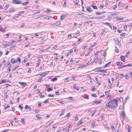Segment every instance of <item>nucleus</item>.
<instances>
[{"mask_svg": "<svg viewBox=\"0 0 132 132\" xmlns=\"http://www.w3.org/2000/svg\"><path fill=\"white\" fill-rule=\"evenodd\" d=\"M112 102L111 107L112 108H116L118 106L117 100L116 99H112Z\"/></svg>", "mask_w": 132, "mask_h": 132, "instance_id": "1", "label": "nucleus"}, {"mask_svg": "<svg viewBox=\"0 0 132 132\" xmlns=\"http://www.w3.org/2000/svg\"><path fill=\"white\" fill-rule=\"evenodd\" d=\"M112 99L111 98L109 99L106 105V106L108 108H110L111 106Z\"/></svg>", "mask_w": 132, "mask_h": 132, "instance_id": "2", "label": "nucleus"}, {"mask_svg": "<svg viewBox=\"0 0 132 132\" xmlns=\"http://www.w3.org/2000/svg\"><path fill=\"white\" fill-rule=\"evenodd\" d=\"M47 74V73L46 72H44L39 73L37 74V75L42 76L41 77H45Z\"/></svg>", "mask_w": 132, "mask_h": 132, "instance_id": "3", "label": "nucleus"}, {"mask_svg": "<svg viewBox=\"0 0 132 132\" xmlns=\"http://www.w3.org/2000/svg\"><path fill=\"white\" fill-rule=\"evenodd\" d=\"M110 91L111 90H110L109 91H107L105 92L106 97H108L110 96Z\"/></svg>", "mask_w": 132, "mask_h": 132, "instance_id": "4", "label": "nucleus"}, {"mask_svg": "<svg viewBox=\"0 0 132 132\" xmlns=\"http://www.w3.org/2000/svg\"><path fill=\"white\" fill-rule=\"evenodd\" d=\"M101 101L100 100L99 101H95L93 102L92 103L93 105H94L97 104H100L101 103Z\"/></svg>", "mask_w": 132, "mask_h": 132, "instance_id": "5", "label": "nucleus"}, {"mask_svg": "<svg viewBox=\"0 0 132 132\" xmlns=\"http://www.w3.org/2000/svg\"><path fill=\"white\" fill-rule=\"evenodd\" d=\"M89 62H88L87 63L85 64H83L82 65H81L79 67V68H82L83 67H86L89 64H88V63Z\"/></svg>", "mask_w": 132, "mask_h": 132, "instance_id": "6", "label": "nucleus"}, {"mask_svg": "<svg viewBox=\"0 0 132 132\" xmlns=\"http://www.w3.org/2000/svg\"><path fill=\"white\" fill-rule=\"evenodd\" d=\"M89 62H88L87 63L85 64H83L82 65H81L79 67V68H82L83 67H86L89 64H88V63Z\"/></svg>", "mask_w": 132, "mask_h": 132, "instance_id": "7", "label": "nucleus"}, {"mask_svg": "<svg viewBox=\"0 0 132 132\" xmlns=\"http://www.w3.org/2000/svg\"><path fill=\"white\" fill-rule=\"evenodd\" d=\"M89 62H88L87 63L85 64H83L82 65H81L79 67V68H82L83 67H86L89 64H88V63Z\"/></svg>", "mask_w": 132, "mask_h": 132, "instance_id": "8", "label": "nucleus"}, {"mask_svg": "<svg viewBox=\"0 0 132 132\" xmlns=\"http://www.w3.org/2000/svg\"><path fill=\"white\" fill-rule=\"evenodd\" d=\"M120 115L122 118H123L125 116V113L123 111H121L120 113Z\"/></svg>", "mask_w": 132, "mask_h": 132, "instance_id": "9", "label": "nucleus"}, {"mask_svg": "<svg viewBox=\"0 0 132 132\" xmlns=\"http://www.w3.org/2000/svg\"><path fill=\"white\" fill-rule=\"evenodd\" d=\"M1 46L2 47L4 48H5L8 46H9V44H4L1 45Z\"/></svg>", "mask_w": 132, "mask_h": 132, "instance_id": "10", "label": "nucleus"}, {"mask_svg": "<svg viewBox=\"0 0 132 132\" xmlns=\"http://www.w3.org/2000/svg\"><path fill=\"white\" fill-rule=\"evenodd\" d=\"M124 18H120V17H118L116 20V21H119L120 22L122 21V20L124 19Z\"/></svg>", "mask_w": 132, "mask_h": 132, "instance_id": "11", "label": "nucleus"}, {"mask_svg": "<svg viewBox=\"0 0 132 132\" xmlns=\"http://www.w3.org/2000/svg\"><path fill=\"white\" fill-rule=\"evenodd\" d=\"M106 13L105 12L103 11L102 12H97L96 13V15H100L102 14H104Z\"/></svg>", "mask_w": 132, "mask_h": 132, "instance_id": "12", "label": "nucleus"}, {"mask_svg": "<svg viewBox=\"0 0 132 132\" xmlns=\"http://www.w3.org/2000/svg\"><path fill=\"white\" fill-rule=\"evenodd\" d=\"M61 24V23L60 22H57L55 23H54L52 25L53 26H55V25L56 26H59Z\"/></svg>", "mask_w": 132, "mask_h": 132, "instance_id": "13", "label": "nucleus"}, {"mask_svg": "<svg viewBox=\"0 0 132 132\" xmlns=\"http://www.w3.org/2000/svg\"><path fill=\"white\" fill-rule=\"evenodd\" d=\"M65 109L62 110L61 111V113L59 115V116H61L63 115L65 113Z\"/></svg>", "mask_w": 132, "mask_h": 132, "instance_id": "14", "label": "nucleus"}, {"mask_svg": "<svg viewBox=\"0 0 132 132\" xmlns=\"http://www.w3.org/2000/svg\"><path fill=\"white\" fill-rule=\"evenodd\" d=\"M19 83L23 87H24L25 86V85H27V84L25 82H20Z\"/></svg>", "mask_w": 132, "mask_h": 132, "instance_id": "15", "label": "nucleus"}, {"mask_svg": "<svg viewBox=\"0 0 132 132\" xmlns=\"http://www.w3.org/2000/svg\"><path fill=\"white\" fill-rule=\"evenodd\" d=\"M76 87V85L74 84L73 85V88L75 90H76L77 91L79 90V88H77Z\"/></svg>", "mask_w": 132, "mask_h": 132, "instance_id": "16", "label": "nucleus"}, {"mask_svg": "<svg viewBox=\"0 0 132 132\" xmlns=\"http://www.w3.org/2000/svg\"><path fill=\"white\" fill-rule=\"evenodd\" d=\"M98 19H103L105 18L106 17L105 16L102 15L99 16H98Z\"/></svg>", "mask_w": 132, "mask_h": 132, "instance_id": "17", "label": "nucleus"}, {"mask_svg": "<svg viewBox=\"0 0 132 132\" xmlns=\"http://www.w3.org/2000/svg\"><path fill=\"white\" fill-rule=\"evenodd\" d=\"M98 19V17H92L90 18H87V19Z\"/></svg>", "mask_w": 132, "mask_h": 132, "instance_id": "18", "label": "nucleus"}, {"mask_svg": "<svg viewBox=\"0 0 132 132\" xmlns=\"http://www.w3.org/2000/svg\"><path fill=\"white\" fill-rule=\"evenodd\" d=\"M16 61L15 59L14 58H12L11 59V62L13 64L15 63Z\"/></svg>", "mask_w": 132, "mask_h": 132, "instance_id": "19", "label": "nucleus"}, {"mask_svg": "<svg viewBox=\"0 0 132 132\" xmlns=\"http://www.w3.org/2000/svg\"><path fill=\"white\" fill-rule=\"evenodd\" d=\"M5 28H3L2 26H0V31L2 32H5Z\"/></svg>", "mask_w": 132, "mask_h": 132, "instance_id": "20", "label": "nucleus"}, {"mask_svg": "<svg viewBox=\"0 0 132 132\" xmlns=\"http://www.w3.org/2000/svg\"><path fill=\"white\" fill-rule=\"evenodd\" d=\"M89 12H92L93 11V10L91 9L89 7H87L86 9Z\"/></svg>", "mask_w": 132, "mask_h": 132, "instance_id": "21", "label": "nucleus"}, {"mask_svg": "<svg viewBox=\"0 0 132 132\" xmlns=\"http://www.w3.org/2000/svg\"><path fill=\"white\" fill-rule=\"evenodd\" d=\"M120 58L121 61L124 62L125 61V59L124 56H120Z\"/></svg>", "mask_w": 132, "mask_h": 132, "instance_id": "22", "label": "nucleus"}, {"mask_svg": "<svg viewBox=\"0 0 132 132\" xmlns=\"http://www.w3.org/2000/svg\"><path fill=\"white\" fill-rule=\"evenodd\" d=\"M111 62H109L108 63H106L105 66L102 67L103 68H104L105 67H108L109 66V64L111 63Z\"/></svg>", "mask_w": 132, "mask_h": 132, "instance_id": "23", "label": "nucleus"}, {"mask_svg": "<svg viewBox=\"0 0 132 132\" xmlns=\"http://www.w3.org/2000/svg\"><path fill=\"white\" fill-rule=\"evenodd\" d=\"M8 65H9L10 67H9V68L7 69V72H10L11 71L10 67H11V64H10L8 63Z\"/></svg>", "mask_w": 132, "mask_h": 132, "instance_id": "24", "label": "nucleus"}, {"mask_svg": "<svg viewBox=\"0 0 132 132\" xmlns=\"http://www.w3.org/2000/svg\"><path fill=\"white\" fill-rule=\"evenodd\" d=\"M15 10L13 8L10 9V10H9L8 12L9 13L13 12L15 11Z\"/></svg>", "mask_w": 132, "mask_h": 132, "instance_id": "25", "label": "nucleus"}, {"mask_svg": "<svg viewBox=\"0 0 132 132\" xmlns=\"http://www.w3.org/2000/svg\"><path fill=\"white\" fill-rule=\"evenodd\" d=\"M114 40L115 42H116L119 45V44H120V42L119 40L117 38H115L114 39Z\"/></svg>", "mask_w": 132, "mask_h": 132, "instance_id": "26", "label": "nucleus"}, {"mask_svg": "<svg viewBox=\"0 0 132 132\" xmlns=\"http://www.w3.org/2000/svg\"><path fill=\"white\" fill-rule=\"evenodd\" d=\"M52 18V16H47L45 17V18H46L47 20H48Z\"/></svg>", "mask_w": 132, "mask_h": 132, "instance_id": "27", "label": "nucleus"}, {"mask_svg": "<svg viewBox=\"0 0 132 132\" xmlns=\"http://www.w3.org/2000/svg\"><path fill=\"white\" fill-rule=\"evenodd\" d=\"M95 78V79L96 81H97L96 82H97V84H98V85L99 86L100 85H101V82H98V78L97 77H96Z\"/></svg>", "mask_w": 132, "mask_h": 132, "instance_id": "28", "label": "nucleus"}, {"mask_svg": "<svg viewBox=\"0 0 132 132\" xmlns=\"http://www.w3.org/2000/svg\"><path fill=\"white\" fill-rule=\"evenodd\" d=\"M83 123V122L81 120H80L79 121V122L78 123L77 126H78L80 125L81 124Z\"/></svg>", "mask_w": 132, "mask_h": 132, "instance_id": "29", "label": "nucleus"}, {"mask_svg": "<svg viewBox=\"0 0 132 132\" xmlns=\"http://www.w3.org/2000/svg\"><path fill=\"white\" fill-rule=\"evenodd\" d=\"M16 61L17 62H18V64H19L21 63V59L19 57H18L16 59Z\"/></svg>", "mask_w": 132, "mask_h": 132, "instance_id": "30", "label": "nucleus"}, {"mask_svg": "<svg viewBox=\"0 0 132 132\" xmlns=\"http://www.w3.org/2000/svg\"><path fill=\"white\" fill-rule=\"evenodd\" d=\"M66 15H62L61 16L60 19L61 20H63L64 19L66 16Z\"/></svg>", "mask_w": 132, "mask_h": 132, "instance_id": "31", "label": "nucleus"}, {"mask_svg": "<svg viewBox=\"0 0 132 132\" xmlns=\"http://www.w3.org/2000/svg\"><path fill=\"white\" fill-rule=\"evenodd\" d=\"M29 3V2H28L26 1L25 2L22 3V4L23 5H27Z\"/></svg>", "mask_w": 132, "mask_h": 132, "instance_id": "32", "label": "nucleus"}, {"mask_svg": "<svg viewBox=\"0 0 132 132\" xmlns=\"http://www.w3.org/2000/svg\"><path fill=\"white\" fill-rule=\"evenodd\" d=\"M51 125V123H50L49 125H47V126L44 127L42 128L43 129L46 128L48 127L50 125Z\"/></svg>", "mask_w": 132, "mask_h": 132, "instance_id": "33", "label": "nucleus"}, {"mask_svg": "<svg viewBox=\"0 0 132 132\" xmlns=\"http://www.w3.org/2000/svg\"><path fill=\"white\" fill-rule=\"evenodd\" d=\"M4 96L5 97V98H4V100H5L7 97H8V95H7V93L6 92H5L4 93Z\"/></svg>", "mask_w": 132, "mask_h": 132, "instance_id": "34", "label": "nucleus"}, {"mask_svg": "<svg viewBox=\"0 0 132 132\" xmlns=\"http://www.w3.org/2000/svg\"><path fill=\"white\" fill-rule=\"evenodd\" d=\"M51 10L48 8H47L45 11V12L46 13H48L51 12Z\"/></svg>", "mask_w": 132, "mask_h": 132, "instance_id": "35", "label": "nucleus"}, {"mask_svg": "<svg viewBox=\"0 0 132 132\" xmlns=\"http://www.w3.org/2000/svg\"><path fill=\"white\" fill-rule=\"evenodd\" d=\"M19 67V65H17L16 67H14V68L13 69L12 71H14L15 70H16L17 68Z\"/></svg>", "mask_w": 132, "mask_h": 132, "instance_id": "36", "label": "nucleus"}, {"mask_svg": "<svg viewBox=\"0 0 132 132\" xmlns=\"http://www.w3.org/2000/svg\"><path fill=\"white\" fill-rule=\"evenodd\" d=\"M57 78L56 77H55L51 79V81L53 82H54L57 80Z\"/></svg>", "mask_w": 132, "mask_h": 132, "instance_id": "37", "label": "nucleus"}, {"mask_svg": "<svg viewBox=\"0 0 132 132\" xmlns=\"http://www.w3.org/2000/svg\"><path fill=\"white\" fill-rule=\"evenodd\" d=\"M16 46L15 45H13L12 46H11V47H10V50H12Z\"/></svg>", "mask_w": 132, "mask_h": 132, "instance_id": "38", "label": "nucleus"}, {"mask_svg": "<svg viewBox=\"0 0 132 132\" xmlns=\"http://www.w3.org/2000/svg\"><path fill=\"white\" fill-rule=\"evenodd\" d=\"M10 107V105L9 104H7V105H6L4 107V109H6L8 108H9Z\"/></svg>", "mask_w": 132, "mask_h": 132, "instance_id": "39", "label": "nucleus"}, {"mask_svg": "<svg viewBox=\"0 0 132 132\" xmlns=\"http://www.w3.org/2000/svg\"><path fill=\"white\" fill-rule=\"evenodd\" d=\"M115 51L116 52L118 53L119 52V50L118 49V48L116 46L115 47Z\"/></svg>", "mask_w": 132, "mask_h": 132, "instance_id": "40", "label": "nucleus"}, {"mask_svg": "<svg viewBox=\"0 0 132 132\" xmlns=\"http://www.w3.org/2000/svg\"><path fill=\"white\" fill-rule=\"evenodd\" d=\"M125 33H121V34L120 35V36L121 37H125Z\"/></svg>", "mask_w": 132, "mask_h": 132, "instance_id": "41", "label": "nucleus"}, {"mask_svg": "<svg viewBox=\"0 0 132 132\" xmlns=\"http://www.w3.org/2000/svg\"><path fill=\"white\" fill-rule=\"evenodd\" d=\"M116 63H117V65L118 66L121 65L122 64V63L121 62H117Z\"/></svg>", "mask_w": 132, "mask_h": 132, "instance_id": "42", "label": "nucleus"}, {"mask_svg": "<svg viewBox=\"0 0 132 132\" xmlns=\"http://www.w3.org/2000/svg\"><path fill=\"white\" fill-rule=\"evenodd\" d=\"M21 1H16V4H21Z\"/></svg>", "mask_w": 132, "mask_h": 132, "instance_id": "43", "label": "nucleus"}, {"mask_svg": "<svg viewBox=\"0 0 132 132\" xmlns=\"http://www.w3.org/2000/svg\"><path fill=\"white\" fill-rule=\"evenodd\" d=\"M21 122H22V123L23 124H24L25 122V121H24V119L23 118L21 119Z\"/></svg>", "mask_w": 132, "mask_h": 132, "instance_id": "44", "label": "nucleus"}, {"mask_svg": "<svg viewBox=\"0 0 132 132\" xmlns=\"http://www.w3.org/2000/svg\"><path fill=\"white\" fill-rule=\"evenodd\" d=\"M91 6L94 9H97L96 6L95 5H91Z\"/></svg>", "mask_w": 132, "mask_h": 132, "instance_id": "45", "label": "nucleus"}, {"mask_svg": "<svg viewBox=\"0 0 132 132\" xmlns=\"http://www.w3.org/2000/svg\"><path fill=\"white\" fill-rule=\"evenodd\" d=\"M44 16V15L43 14H41L40 15H39L37 17V19H38L40 18L43 17Z\"/></svg>", "mask_w": 132, "mask_h": 132, "instance_id": "46", "label": "nucleus"}, {"mask_svg": "<svg viewBox=\"0 0 132 132\" xmlns=\"http://www.w3.org/2000/svg\"><path fill=\"white\" fill-rule=\"evenodd\" d=\"M57 101L60 104H64V103L63 102V101H60L59 100H57Z\"/></svg>", "mask_w": 132, "mask_h": 132, "instance_id": "47", "label": "nucleus"}, {"mask_svg": "<svg viewBox=\"0 0 132 132\" xmlns=\"http://www.w3.org/2000/svg\"><path fill=\"white\" fill-rule=\"evenodd\" d=\"M25 25V23H22L21 24V25L20 26V28H22Z\"/></svg>", "mask_w": 132, "mask_h": 132, "instance_id": "48", "label": "nucleus"}, {"mask_svg": "<svg viewBox=\"0 0 132 132\" xmlns=\"http://www.w3.org/2000/svg\"><path fill=\"white\" fill-rule=\"evenodd\" d=\"M39 13H40V11H38L33 13H32V14L33 15H34L35 14H38Z\"/></svg>", "mask_w": 132, "mask_h": 132, "instance_id": "49", "label": "nucleus"}, {"mask_svg": "<svg viewBox=\"0 0 132 132\" xmlns=\"http://www.w3.org/2000/svg\"><path fill=\"white\" fill-rule=\"evenodd\" d=\"M104 24H105L107 25L108 26H110V24L109 22H105L104 23Z\"/></svg>", "mask_w": 132, "mask_h": 132, "instance_id": "50", "label": "nucleus"}, {"mask_svg": "<svg viewBox=\"0 0 132 132\" xmlns=\"http://www.w3.org/2000/svg\"><path fill=\"white\" fill-rule=\"evenodd\" d=\"M101 72L102 73H106L107 72V70H101Z\"/></svg>", "mask_w": 132, "mask_h": 132, "instance_id": "51", "label": "nucleus"}, {"mask_svg": "<svg viewBox=\"0 0 132 132\" xmlns=\"http://www.w3.org/2000/svg\"><path fill=\"white\" fill-rule=\"evenodd\" d=\"M49 99V98H48L44 102V103H46L48 102V100Z\"/></svg>", "mask_w": 132, "mask_h": 132, "instance_id": "52", "label": "nucleus"}, {"mask_svg": "<svg viewBox=\"0 0 132 132\" xmlns=\"http://www.w3.org/2000/svg\"><path fill=\"white\" fill-rule=\"evenodd\" d=\"M13 43V42L12 41V40L9 43V46L12 45Z\"/></svg>", "mask_w": 132, "mask_h": 132, "instance_id": "53", "label": "nucleus"}, {"mask_svg": "<svg viewBox=\"0 0 132 132\" xmlns=\"http://www.w3.org/2000/svg\"><path fill=\"white\" fill-rule=\"evenodd\" d=\"M129 97H127L126 98H125L124 102H126V101H127V100H128L129 99Z\"/></svg>", "mask_w": 132, "mask_h": 132, "instance_id": "54", "label": "nucleus"}, {"mask_svg": "<svg viewBox=\"0 0 132 132\" xmlns=\"http://www.w3.org/2000/svg\"><path fill=\"white\" fill-rule=\"evenodd\" d=\"M124 29L126 31L127 28V25H125L123 26Z\"/></svg>", "mask_w": 132, "mask_h": 132, "instance_id": "55", "label": "nucleus"}, {"mask_svg": "<svg viewBox=\"0 0 132 132\" xmlns=\"http://www.w3.org/2000/svg\"><path fill=\"white\" fill-rule=\"evenodd\" d=\"M55 94L56 95H60V93L59 92H56Z\"/></svg>", "mask_w": 132, "mask_h": 132, "instance_id": "56", "label": "nucleus"}, {"mask_svg": "<svg viewBox=\"0 0 132 132\" xmlns=\"http://www.w3.org/2000/svg\"><path fill=\"white\" fill-rule=\"evenodd\" d=\"M9 130L8 129L4 130L2 131V132H8Z\"/></svg>", "mask_w": 132, "mask_h": 132, "instance_id": "57", "label": "nucleus"}, {"mask_svg": "<svg viewBox=\"0 0 132 132\" xmlns=\"http://www.w3.org/2000/svg\"><path fill=\"white\" fill-rule=\"evenodd\" d=\"M42 24V22H38V24L37 25V26L38 27V26H41V25Z\"/></svg>", "mask_w": 132, "mask_h": 132, "instance_id": "58", "label": "nucleus"}, {"mask_svg": "<svg viewBox=\"0 0 132 132\" xmlns=\"http://www.w3.org/2000/svg\"><path fill=\"white\" fill-rule=\"evenodd\" d=\"M129 52H127L126 53V54H125V56L126 57H128L129 55Z\"/></svg>", "mask_w": 132, "mask_h": 132, "instance_id": "59", "label": "nucleus"}, {"mask_svg": "<svg viewBox=\"0 0 132 132\" xmlns=\"http://www.w3.org/2000/svg\"><path fill=\"white\" fill-rule=\"evenodd\" d=\"M19 108L21 110L23 108V107L21 105H19Z\"/></svg>", "mask_w": 132, "mask_h": 132, "instance_id": "60", "label": "nucleus"}, {"mask_svg": "<svg viewBox=\"0 0 132 132\" xmlns=\"http://www.w3.org/2000/svg\"><path fill=\"white\" fill-rule=\"evenodd\" d=\"M42 80V79L41 78L38 79L37 81L39 82H40Z\"/></svg>", "mask_w": 132, "mask_h": 132, "instance_id": "61", "label": "nucleus"}, {"mask_svg": "<svg viewBox=\"0 0 132 132\" xmlns=\"http://www.w3.org/2000/svg\"><path fill=\"white\" fill-rule=\"evenodd\" d=\"M52 88H48L47 89V90L49 92V91H50L52 90Z\"/></svg>", "mask_w": 132, "mask_h": 132, "instance_id": "62", "label": "nucleus"}, {"mask_svg": "<svg viewBox=\"0 0 132 132\" xmlns=\"http://www.w3.org/2000/svg\"><path fill=\"white\" fill-rule=\"evenodd\" d=\"M9 7V6L7 5H6L4 7V9H5V10H7Z\"/></svg>", "mask_w": 132, "mask_h": 132, "instance_id": "63", "label": "nucleus"}, {"mask_svg": "<svg viewBox=\"0 0 132 132\" xmlns=\"http://www.w3.org/2000/svg\"><path fill=\"white\" fill-rule=\"evenodd\" d=\"M70 115V113H68L66 116L67 118L69 117Z\"/></svg>", "mask_w": 132, "mask_h": 132, "instance_id": "64", "label": "nucleus"}]
</instances>
